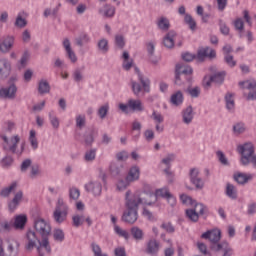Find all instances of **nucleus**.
Segmentation results:
<instances>
[{
    "label": "nucleus",
    "mask_w": 256,
    "mask_h": 256,
    "mask_svg": "<svg viewBox=\"0 0 256 256\" xmlns=\"http://www.w3.org/2000/svg\"><path fill=\"white\" fill-rule=\"evenodd\" d=\"M17 93V86L15 84L10 85L8 88L0 89V97L3 99H15Z\"/></svg>",
    "instance_id": "dca6fc26"
},
{
    "label": "nucleus",
    "mask_w": 256,
    "mask_h": 256,
    "mask_svg": "<svg viewBox=\"0 0 256 256\" xmlns=\"http://www.w3.org/2000/svg\"><path fill=\"white\" fill-rule=\"evenodd\" d=\"M2 141L4 151H9L10 153L21 155V153H23L25 150V144H22L20 149H17L21 141V137H19V135H14L9 140L7 139V136H2Z\"/></svg>",
    "instance_id": "39448f33"
},
{
    "label": "nucleus",
    "mask_w": 256,
    "mask_h": 256,
    "mask_svg": "<svg viewBox=\"0 0 256 256\" xmlns=\"http://www.w3.org/2000/svg\"><path fill=\"white\" fill-rule=\"evenodd\" d=\"M63 47H64V49L66 51V55H67L68 59H70L71 63H77V55H75V52L71 48V42L69 41V39H67V38L64 39Z\"/></svg>",
    "instance_id": "6ab92c4d"
},
{
    "label": "nucleus",
    "mask_w": 256,
    "mask_h": 256,
    "mask_svg": "<svg viewBox=\"0 0 256 256\" xmlns=\"http://www.w3.org/2000/svg\"><path fill=\"white\" fill-rule=\"evenodd\" d=\"M140 175H141V171L139 170V167L133 166L128 172L126 181H128V183H133V181H138Z\"/></svg>",
    "instance_id": "5701e85b"
},
{
    "label": "nucleus",
    "mask_w": 256,
    "mask_h": 256,
    "mask_svg": "<svg viewBox=\"0 0 256 256\" xmlns=\"http://www.w3.org/2000/svg\"><path fill=\"white\" fill-rule=\"evenodd\" d=\"M131 233L134 237V239H137L138 241H140L141 239H143V230H141L138 227H133L131 229Z\"/></svg>",
    "instance_id": "49530a36"
},
{
    "label": "nucleus",
    "mask_w": 256,
    "mask_h": 256,
    "mask_svg": "<svg viewBox=\"0 0 256 256\" xmlns=\"http://www.w3.org/2000/svg\"><path fill=\"white\" fill-rule=\"evenodd\" d=\"M86 191L93 193L95 196L101 195V191L103 187L101 186V182H90L85 185Z\"/></svg>",
    "instance_id": "aec40b11"
},
{
    "label": "nucleus",
    "mask_w": 256,
    "mask_h": 256,
    "mask_svg": "<svg viewBox=\"0 0 256 256\" xmlns=\"http://www.w3.org/2000/svg\"><path fill=\"white\" fill-rule=\"evenodd\" d=\"M139 196L144 201V205H153V203H155L157 199H159V197L167 199L165 191H162L160 192V194H158L156 190L154 193L153 189H151L149 185H144V191L142 193H139Z\"/></svg>",
    "instance_id": "0eeeda50"
},
{
    "label": "nucleus",
    "mask_w": 256,
    "mask_h": 256,
    "mask_svg": "<svg viewBox=\"0 0 256 256\" xmlns=\"http://www.w3.org/2000/svg\"><path fill=\"white\" fill-rule=\"evenodd\" d=\"M49 119L52 127L54 129H59V118L57 116L53 115V113L49 114Z\"/></svg>",
    "instance_id": "6e6d98bb"
},
{
    "label": "nucleus",
    "mask_w": 256,
    "mask_h": 256,
    "mask_svg": "<svg viewBox=\"0 0 256 256\" xmlns=\"http://www.w3.org/2000/svg\"><path fill=\"white\" fill-rule=\"evenodd\" d=\"M11 73V62L5 58L0 59V75H9Z\"/></svg>",
    "instance_id": "b1692460"
},
{
    "label": "nucleus",
    "mask_w": 256,
    "mask_h": 256,
    "mask_svg": "<svg viewBox=\"0 0 256 256\" xmlns=\"http://www.w3.org/2000/svg\"><path fill=\"white\" fill-rule=\"evenodd\" d=\"M26 223H27V215L20 214V215L15 216L14 222H13V227H14V229H24Z\"/></svg>",
    "instance_id": "4be33fe9"
},
{
    "label": "nucleus",
    "mask_w": 256,
    "mask_h": 256,
    "mask_svg": "<svg viewBox=\"0 0 256 256\" xmlns=\"http://www.w3.org/2000/svg\"><path fill=\"white\" fill-rule=\"evenodd\" d=\"M151 119H153V121L156 124H161V123H163V121H165V117H163L162 114L157 111H153V113L151 115Z\"/></svg>",
    "instance_id": "a18cd8bd"
},
{
    "label": "nucleus",
    "mask_w": 256,
    "mask_h": 256,
    "mask_svg": "<svg viewBox=\"0 0 256 256\" xmlns=\"http://www.w3.org/2000/svg\"><path fill=\"white\" fill-rule=\"evenodd\" d=\"M180 200L183 205H190L191 207L194 206V209L186 210V217H188L190 221H199V215H203V213H205V206L203 204H197L193 198L185 194L180 195Z\"/></svg>",
    "instance_id": "7ed1b4c3"
},
{
    "label": "nucleus",
    "mask_w": 256,
    "mask_h": 256,
    "mask_svg": "<svg viewBox=\"0 0 256 256\" xmlns=\"http://www.w3.org/2000/svg\"><path fill=\"white\" fill-rule=\"evenodd\" d=\"M225 101H226V109H228V111H235V99L233 98V94L228 93L225 96Z\"/></svg>",
    "instance_id": "473e14b6"
},
{
    "label": "nucleus",
    "mask_w": 256,
    "mask_h": 256,
    "mask_svg": "<svg viewBox=\"0 0 256 256\" xmlns=\"http://www.w3.org/2000/svg\"><path fill=\"white\" fill-rule=\"evenodd\" d=\"M72 221H73V225L74 227H81V225H83V223H88V225H91L92 221L91 218L89 217H85V215L81 214H76L72 217Z\"/></svg>",
    "instance_id": "412c9836"
},
{
    "label": "nucleus",
    "mask_w": 256,
    "mask_h": 256,
    "mask_svg": "<svg viewBox=\"0 0 256 256\" xmlns=\"http://www.w3.org/2000/svg\"><path fill=\"white\" fill-rule=\"evenodd\" d=\"M129 181L127 180H120L118 183H117V189L118 191H125V189H127V187H129Z\"/></svg>",
    "instance_id": "680f3d73"
},
{
    "label": "nucleus",
    "mask_w": 256,
    "mask_h": 256,
    "mask_svg": "<svg viewBox=\"0 0 256 256\" xmlns=\"http://www.w3.org/2000/svg\"><path fill=\"white\" fill-rule=\"evenodd\" d=\"M12 227H14L13 222H8V221L0 222V232L1 231H11Z\"/></svg>",
    "instance_id": "3c124183"
},
{
    "label": "nucleus",
    "mask_w": 256,
    "mask_h": 256,
    "mask_svg": "<svg viewBox=\"0 0 256 256\" xmlns=\"http://www.w3.org/2000/svg\"><path fill=\"white\" fill-rule=\"evenodd\" d=\"M50 90H51V87L49 86V82H47L46 80H41L39 82L38 91L39 93H41V95L45 93H49Z\"/></svg>",
    "instance_id": "c9c22d12"
},
{
    "label": "nucleus",
    "mask_w": 256,
    "mask_h": 256,
    "mask_svg": "<svg viewBox=\"0 0 256 256\" xmlns=\"http://www.w3.org/2000/svg\"><path fill=\"white\" fill-rule=\"evenodd\" d=\"M34 227L43 239L42 241H39L35 232L30 230L26 234L27 242L25 248L27 251H32V249H35L36 247L40 256H43V253H41L43 250L46 251V253H51V246H49V240L47 239L51 234V225L44 219L38 218L35 221Z\"/></svg>",
    "instance_id": "f257e3e1"
},
{
    "label": "nucleus",
    "mask_w": 256,
    "mask_h": 256,
    "mask_svg": "<svg viewBox=\"0 0 256 256\" xmlns=\"http://www.w3.org/2000/svg\"><path fill=\"white\" fill-rule=\"evenodd\" d=\"M162 229H165L167 233H175V227H173V224L171 222H165L161 225Z\"/></svg>",
    "instance_id": "e2e57ef3"
},
{
    "label": "nucleus",
    "mask_w": 256,
    "mask_h": 256,
    "mask_svg": "<svg viewBox=\"0 0 256 256\" xmlns=\"http://www.w3.org/2000/svg\"><path fill=\"white\" fill-rule=\"evenodd\" d=\"M115 43L117 47H119L120 49H123V47H125V38H123L122 35H116Z\"/></svg>",
    "instance_id": "052dcab7"
},
{
    "label": "nucleus",
    "mask_w": 256,
    "mask_h": 256,
    "mask_svg": "<svg viewBox=\"0 0 256 256\" xmlns=\"http://www.w3.org/2000/svg\"><path fill=\"white\" fill-rule=\"evenodd\" d=\"M170 101L172 105H176V107L181 105L183 103V92L177 91L176 93L172 94Z\"/></svg>",
    "instance_id": "7c9ffc66"
},
{
    "label": "nucleus",
    "mask_w": 256,
    "mask_h": 256,
    "mask_svg": "<svg viewBox=\"0 0 256 256\" xmlns=\"http://www.w3.org/2000/svg\"><path fill=\"white\" fill-rule=\"evenodd\" d=\"M234 179L240 185H245V183H247V181H251V179H253V175L245 174V173H237L234 175Z\"/></svg>",
    "instance_id": "bb28decb"
},
{
    "label": "nucleus",
    "mask_w": 256,
    "mask_h": 256,
    "mask_svg": "<svg viewBox=\"0 0 256 256\" xmlns=\"http://www.w3.org/2000/svg\"><path fill=\"white\" fill-rule=\"evenodd\" d=\"M190 180L197 189H203L204 184L203 180L199 178V169L194 168L190 170Z\"/></svg>",
    "instance_id": "f3484780"
},
{
    "label": "nucleus",
    "mask_w": 256,
    "mask_h": 256,
    "mask_svg": "<svg viewBox=\"0 0 256 256\" xmlns=\"http://www.w3.org/2000/svg\"><path fill=\"white\" fill-rule=\"evenodd\" d=\"M29 141L32 149H38L39 142L37 141V132L35 130H30Z\"/></svg>",
    "instance_id": "f704fd0d"
},
{
    "label": "nucleus",
    "mask_w": 256,
    "mask_h": 256,
    "mask_svg": "<svg viewBox=\"0 0 256 256\" xmlns=\"http://www.w3.org/2000/svg\"><path fill=\"white\" fill-rule=\"evenodd\" d=\"M98 49L102 51V53H107L109 51V42L107 39H101L98 42Z\"/></svg>",
    "instance_id": "79ce46f5"
},
{
    "label": "nucleus",
    "mask_w": 256,
    "mask_h": 256,
    "mask_svg": "<svg viewBox=\"0 0 256 256\" xmlns=\"http://www.w3.org/2000/svg\"><path fill=\"white\" fill-rule=\"evenodd\" d=\"M143 137H144L145 141H147L148 143H151V141H153V139H155V131H153V129H146L143 132Z\"/></svg>",
    "instance_id": "a19ab883"
},
{
    "label": "nucleus",
    "mask_w": 256,
    "mask_h": 256,
    "mask_svg": "<svg viewBox=\"0 0 256 256\" xmlns=\"http://www.w3.org/2000/svg\"><path fill=\"white\" fill-rule=\"evenodd\" d=\"M29 57H31V54L29 52H24L21 59H20V68L27 67V63L29 61Z\"/></svg>",
    "instance_id": "de8ad7c7"
},
{
    "label": "nucleus",
    "mask_w": 256,
    "mask_h": 256,
    "mask_svg": "<svg viewBox=\"0 0 256 256\" xmlns=\"http://www.w3.org/2000/svg\"><path fill=\"white\" fill-rule=\"evenodd\" d=\"M216 155H217L218 160L220 161V163L222 165H229V161L227 160V157L225 156L223 151H217Z\"/></svg>",
    "instance_id": "5fc2aeb1"
},
{
    "label": "nucleus",
    "mask_w": 256,
    "mask_h": 256,
    "mask_svg": "<svg viewBox=\"0 0 256 256\" xmlns=\"http://www.w3.org/2000/svg\"><path fill=\"white\" fill-rule=\"evenodd\" d=\"M163 43L168 49H173V47H175V32H169L164 37Z\"/></svg>",
    "instance_id": "cd10ccee"
},
{
    "label": "nucleus",
    "mask_w": 256,
    "mask_h": 256,
    "mask_svg": "<svg viewBox=\"0 0 256 256\" xmlns=\"http://www.w3.org/2000/svg\"><path fill=\"white\" fill-rule=\"evenodd\" d=\"M107 113H109V104H106L100 107L98 110V115L100 119H105V117L107 116Z\"/></svg>",
    "instance_id": "09e8293b"
},
{
    "label": "nucleus",
    "mask_w": 256,
    "mask_h": 256,
    "mask_svg": "<svg viewBox=\"0 0 256 256\" xmlns=\"http://www.w3.org/2000/svg\"><path fill=\"white\" fill-rule=\"evenodd\" d=\"M21 199H23V192L19 191L15 194L13 200L9 203L10 211H15V209H17V205H19Z\"/></svg>",
    "instance_id": "c756f323"
},
{
    "label": "nucleus",
    "mask_w": 256,
    "mask_h": 256,
    "mask_svg": "<svg viewBox=\"0 0 256 256\" xmlns=\"http://www.w3.org/2000/svg\"><path fill=\"white\" fill-rule=\"evenodd\" d=\"M202 239H209L211 241L212 245H219V241H221V230L219 229H213L209 230L202 234Z\"/></svg>",
    "instance_id": "9b49d317"
},
{
    "label": "nucleus",
    "mask_w": 256,
    "mask_h": 256,
    "mask_svg": "<svg viewBox=\"0 0 256 256\" xmlns=\"http://www.w3.org/2000/svg\"><path fill=\"white\" fill-rule=\"evenodd\" d=\"M16 188H17V183H12L8 188H4L1 191L2 197H9V195L13 193V191H15Z\"/></svg>",
    "instance_id": "37998d69"
},
{
    "label": "nucleus",
    "mask_w": 256,
    "mask_h": 256,
    "mask_svg": "<svg viewBox=\"0 0 256 256\" xmlns=\"http://www.w3.org/2000/svg\"><path fill=\"white\" fill-rule=\"evenodd\" d=\"M119 109L123 113H129L130 111H144L145 107L143 106V102L139 99H130L127 104L120 103Z\"/></svg>",
    "instance_id": "9d476101"
},
{
    "label": "nucleus",
    "mask_w": 256,
    "mask_h": 256,
    "mask_svg": "<svg viewBox=\"0 0 256 256\" xmlns=\"http://www.w3.org/2000/svg\"><path fill=\"white\" fill-rule=\"evenodd\" d=\"M85 43H89V36H87V34H81L80 37L76 39V44L81 47L85 45Z\"/></svg>",
    "instance_id": "864d4df0"
},
{
    "label": "nucleus",
    "mask_w": 256,
    "mask_h": 256,
    "mask_svg": "<svg viewBox=\"0 0 256 256\" xmlns=\"http://www.w3.org/2000/svg\"><path fill=\"white\" fill-rule=\"evenodd\" d=\"M157 25L162 31H167V29H169V20L165 17H161L158 19Z\"/></svg>",
    "instance_id": "ea45409f"
},
{
    "label": "nucleus",
    "mask_w": 256,
    "mask_h": 256,
    "mask_svg": "<svg viewBox=\"0 0 256 256\" xmlns=\"http://www.w3.org/2000/svg\"><path fill=\"white\" fill-rule=\"evenodd\" d=\"M97 155V150L92 149L90 151H87L85 154V160L86 161H93Z\"/></svg>",
    "instance_id": "13d9d810"
},
{
    "label": "nucleus",
    "mask_w": 256,
    "mask_h": 256,
    "mask_svg": "<svg viewBox=\"0 0 256 256\" xmlns=\"http://www.w3.org/2000/svg\"><path fill=\"white\" fill-rule=\"evenodd\" d=\"M161 249V243L156 239H150L146 244V253L149 255H157Z\"/></svg>",
    "instance_id": "2eb2a0df"
},
{
    "label": "nucleus",
    "mask_w": 256,
    "mask_h": 256,
    "mask_svg": "<svg viewBox=\"0 0 256 256\" xmlns=\"http://www.w3.org/2000/svg\"><path fill=\"white\" fill-rule=\"evenodd\" d=\"M69 195L70 199H74L75 201H77V199H79V197L81 196V192L79 191V189L72 187L70 188Z\"/></svg>",
    "instance_id": "8fccbe9b"
},
{
    "label": "nucleus",
    "mask_w": 256,
    "mask_h": 256,
    "mask_svg": "<svg viewBox=\"0 0 256 256\" xmlns=\"http://www.w3.org/2000/svg\"><path fill=\"white\" fill-rule=\"evenodd\" d=\"M115 256H127V253L125 252V247H117L114 250Z\"/></svg>",
    "instance_id": "774afa93"
},
{
    "label": "nucleus",
    "mask_w": 256,
    "mask_h": 256,
    "mask_svg": "<svg viewBox=\"0 0 256 256\" xmlns=\"http://www.w3.org/2000/svg\"><path fill=\"white\" fill-rule=\"evenodd\" d=\"M193 107H187L183 112H182V119L183 123L186 125H189L193 121Z\"/></svg>",
    "instance_id": "393cba45"
},
{
    "label": "nucleus",
    "mask_w": 256,
    "mask_h": 256,
    "mask_svg": "<svg viewBox=\"0 0 256 256\" xmlns=\"http://www.w3.org/2000/svg\"><path fill=\"white\" fill-rule=\"evenodd\" d=\"M246 130H247V127L245 126V123H243V122H238V123L234 124V126H233V132L236 135H241V133H243Z\"/></svg>",
    "instance_id": "58836bf2"
},
{
    "label": "nucleus",
    "mask_w": 256,
    "mask_h": 256,
    "mask_svg": "<svg viewBox=\"0 0 256 256\" xmlns=\"http://www.w3.org/2000/svg\"><path fill=\"white\" fill-rule=\"evenodd\" d=\"M216 52L215 50L206 47V48H200L198 50L196 59L197 61H205L206 57H209L210 59H213V57H215Z\"/></svg>",
    "instance_id": "4468645a"
},
{
    "label": "nucleus",
    "mask_w": 256,
    "mask_h": 256,
    "mask_svg": "<svg viewBox=\"0 0 256 256\" xmlns=\"http://www.w3.org/2000/svg\"><path fill=\"white\" fill-rule=\"evenodd\" d=\"M16 27H25L27 25V21L18 15L15 22Z\"/></svg>",
    "instance_id": "338daca9"
},
{
    "label": "nucleus",
    "mask_w": 256,
    "mask_h": 256,
    "mask_svg": "<svg viewBox=\"0 0 256 256\" xmlns=\"http://www.w3.org/2000/svg\"><path fill=\"white\" fill-rule=\"evenodd\" d=\"M54 239L56 241H63V239H65V233H63V230L61 229H56L54 231Z\"/></svg>",
    "instance_id": "bf43d9fd"
},
{
    "label": "nucleus",
    "mask_w": 256,
    "mask_h": 256,
    "mask_svg": "<svg viewBox=\"0 0 256 256\" xmlns=\"http://www.w3.org/2000/svg\"><path fill=\"white\" fill-rule=\"evenodd\" d=\"M234 27L237 31H243V27H244V23H243V19L241 18H237L234 21Z\"/></svg>",
    "instance_id": "0e129e2a"
},
{
    "label": "nucleus",
    "mask_w": 256,
    "mask_h": 256,
    "mask_svg": "<svg viewBox=\"0 0 256 256\" xmlns=\"http://www.w3.org/2000/svg\"><path fill=\"white\" fill-rule=\"evenodd\" d=\"M237 152L241 155L240 162L242 165H249L251 163L253 167H256V155L253 143L246 142L238 145Z\"/></svg>",
    "instance_id": "20e7f679"
},
{
    "label": "nucleus",
    "mask_w": 256,
    "mask_h": 256,
    "mask_svg": "<svg viewBox=\"0 0 256 256\" xmlns=\"http://www.w3.org/2000/svg\"><path fill=\"white\" fill-rule=\"evenodd\" d=\"M69 215V206L65 203L63 198H58L55 210L53 212V219L56 223H63L67 220Z\"/></svg>",
    "instance_id": "423d86ee"
},
{
    "label": "nucleus",
    "mask_w": 256,
    "mask_h": 256,
    "mask_svg": "<svg viewBox=\"0 0 256 256\" xmlns=\"http://www.w3.org/2000/svg\"><path fill=\"white\" fill-rule=\"evenodd\" d=\"M187 91L191 97H198L199 95H201V88L197 86L193 88H188Z\"/></svg>",
    "instance_id": "4d7b16f0"
},
{
    "label": "nucleus",
    "mask_w": 256,
    "mask_h": 256,
    "mask_svg": "<svg viewBox=\"0 0 256 256\" xmlns=\"http://www.w3.org/2000/svg\"><path fill=\"white\" fill-rule=\"evenodd\" d=\"M226 195L230 199H237V188H235L232 184H227Z\"/></svg>",
    "instance_id": "e433bc0d"
},
{
    "label": "nucleus",
    "mask_w": 256,
    "mask_h": 256,
    "mask_svg": "<svg viewBox=\"0 0 256 256\" xmlns=\"http://www.w3.org/2000/svg\"><path fill=\"white\" fill-rule=\"evenodd\" d=\"M184 21L186 25H189V29H191V31H195V29H197V22H195V19H193L191 15L186 14Z\"/></svg>",
    "instance_id": "4c0bfd02"
},
{
    "label": "nucleus",
    "mask_w": 256,
    "mask_h": 256,
    "mask_svg": "<svg viewBox=\"0 0 256 256\" xmlns=\"http://www.w3.org/2000/svg\"><path fill=\"white\" fill-rule=\"evenodd\" d=\"M225 61L229 67H235L237 65V62L233 60V56L229 54L225 55Z\"/></svg>",
    "instance_id": "69168bd1"
},
{
    "label": "nucleus",
    "mask_w": 256,
    "mask_h": 256,
    "mask_svg": "<svg viewBox=\"0 0 256 256\" xmlns=\"http://www.w3.org/2000/svg\"><path fill=\"white\" fill-rule=\"evenodd\" d=\"M8 251L13 253L14 251H19V242L16 240H10L8 244Z\"/></svg>",
    "instance_id": "603ef678"
},
{
    "label": "nucleus",
    "mask_w": 256,
    "mask_h": 256,
    "mask_svg": "<svg viewBox=\"0 0 256 256\" xmlns=\"http://www.w3.org/2000/svg\"><path fill=\"white\" fill-rule=\"evenodd\" d=\"M211 249L213 251H222V256H233V248H231L227 242H222L221 244L217 245L214 244L211 246Z\"/></svg>",
    "instance_id": "ddd939ff"
},
{
    "label": "nucleus",
    "mask_w": 256,
    "mask_h": 256,
    "mask_svg": "<svg viewBox=\"0 0 256 256\" xmlns=\"http://www.w3.org/2000/svg\"><path fill=\"white\" fill-rule=\"evenodd\" d=\"M162 191L165 192V196H166V199H167L169 205H171V207H173L177 203V199L175 198V196H173L171 194V192H169L168 188H160V189H158L157 190L158 195H161Z\"/></svg>",
    "instance_id": "c85d7f7f"
},
{
    "label": "nucleus",
    "mask_w": 256,
    "mask_h": 256,
    "mask_svg": "<svg viewBox=\"0 0 256 256\" xmlns=\"http://www.w3.org/2000/svg\"><path fill=\"white\" fill-rule=\"evenodd\" d=\"M193 74V68L191 66H187L185 64H177L176 72H175V84L183 85L181 81V77H185V79H189V75Z\"/></svg>",
    "instance_id": "1a4fd4ad"
},
{
    "label": "nucleus",
    "mask_w": 256,
    "mask_h": 256,
    "mask_svg": "<svg viewBox=\"0 0 256 256\" xmlns=\"http://www.w3.org/2000/svg\"><path fill=\"white\" fill-rule=\"evenodd\" d=\"M125 201L126 211L122 215V221L133 225L139 217L137 213L139 205H145V202L139 192L131 195V191L126 192Z\"/></svg>",
    "instance_id": "f03ea898"
},
{
    "label": "nucleus",
    "mask_w": 256,
    "mask_h": 256,
    "mask_svg": "<svg viewBox=\"0 0 256 256\" xmlns=\"http://www.w3.org/2000/svg\"><path fill=\"white\" fill-rule=\"evenodd\" d=\"M114 231L116 235H119V237H123L124 239H129V232L121 229V227H119L118 225H114Z\"/></svg>",
    "instance_id": "c03bdc74"
},
{
    "label": "nucleus",
    "mask_w": 256,
    "mask_h": 256,
    "mask_svg": "<svg viewBox=\"0 0 256 256\" xmlns=\"http://www.w3.org/2000/svg\"><path fill=\"white\" fill-rule=\"evenodd\" d=\"M147 51H148V54L150 55L149 59L151 63H153L154 65H157V63H159V58H155V56H153V53L155 52V44H153V42L148 43Z\"/></svg>",
    "instance_id": "2f4dec72"
},
{
    "label": "nucleus",
    "mask_w": 256,
    "mask_h": 256,
    "mask_svg": "<svg viewBox=\"0 0 256 256\" xmlns=\"http://www.w3.org/2000/svg\"><path fill=\"white\" fill-rule=\"evenodd\" d=\"M100 15L103 17H115V8L109 4H105L100 10Z\"/></svg>",
    "instance_id": "a878e982"
},
{
    "label": "nucleus",
    "mask_w": 256,
    "mask_h": 256,
    "mask_svg": "<svg viewBox=\"0 0 256 256\" xmlns=\"http://www.w3.org/2000/svg\"><path fill=\"white\" fill-rule=\"evenodd\" d=\"M123 60V69H125V71H129V69L133 67V60L129 58L128 52L123 53Z\"/></svg>",
    "instance_id": "72a5a7b5"
},
{
    "label": "nucleus",
    "mask_w": 256,
    "mask_h": 256,
    "mask_svg": "<svg viewBox=\"0 0 256 256\" xmlns=\"http://www.w3.org/2000/svg\"><path fill=\"white\" fill-rule=\"evenodd\" d=\"M225 81V72H219L214 74L209 80L207 77L204 78L205 87H211V83H223Z\"/></svg>",
    "instance_id": "a211bd4d"
},
{
    "label": "nucleus",
    "mask_w": 256,
    "mask_h": 256,
    "mask_svg": "<svg viewBox=\"0 0 256 256\" xmlns=\"http://www.w3.org/2000/svg\"><path fill=\"white\" fill-rule=\"evenodd\" d=\"M15 43V38L12 36H4L0 38V51L1 53H9L13 48V44Z\"/></svg>",
    "instance_id": "f8f14e48"
},
{
    "label": "nucleus",
    "mask_w": 256,
    "mask_h": 256,
    "mask_svg": "<svg viewBox=\"0 0 256 256\" xmlns=\"http://www.w3.org/2000/svg\"><path fill=\"white\" fill-rule=\"evenodd\" d=\"M239 87H241L244 91H249L248 95L244 92V95L247 101H255L256 99V80L250 79L246 81L239 82Z\"/></svg>",
    "instance_id": "6e6552de"
}]
</instances>
